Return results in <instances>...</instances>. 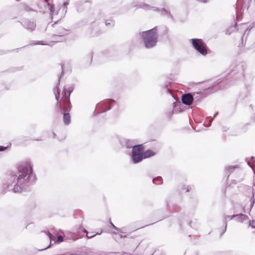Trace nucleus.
Returning <instances> with one entry per match:
<instances>
[{"instance_id":"obj_1","label":"nucleus","mask_w":255,"mask_h":255,"mask_svg":"<svg viewBox=\"0 0 255 255\" xmlns=\"http://www.w3.org/2000/svg\"><path fill=\"white\" fill-rule=\"evenodd\" d=\"M36 180L31 164L30 162L22 163L15 170L10 171L7 175L2 182L1 190L2 193L8 191L19 193Z\"/></svg>"},{"instance_id":"obj_2","label":"nucleus","mask_w":255,"mask_h":255,"mask_svg":"<svg viewBox=\"0 0 255 255\" xmlns=\"http://www.w3.org/2000/svg\"><path fill=\"white\" fill-rule=\"evenodd\" d=\"M155 155V152L150 149L144 150L142 144L135 145L131 150V157L132 162L134 164L141 162L143 159Z\"/></svg>"},{"instance_id":"obj_3","label":"nucleus","mask_w":255,"mask_h":255,"mask_svg":"<svg viewBox=\"0 0 255 255\" xmlns=\"http://www.w3.org/2000/svg\"><path fill=\"white\" fill-rule=\"evenodd\" d=\"M141 36L144 46L150 49L156 46L158 39L157 27L141 32Z\"/></svg>"},{"instance_id":"obj_4","label":"nucleus","mask_w":255,"mask_h":255,"mask_svg":"<svg viewBox=\"0 0 255 255\" xmlns=\"http://www.w3.org/2000/svg\"><path fill=\"white\" fill-rule=\"evenodd\" d=\"M244 68L242 63L232 65L231 66V71L229 73V76L232 80L229 81L230 82V85L234 84L233 81L242 78L244 75Z\"/></svg>"},{"instance_id":"obj_5","label":"nucleus","mask_w":255,"mask_h":255,"mask_svg":"<svg viewBox=\"0 0 255 255\" xmlns=\"http://www.w3.org/2000/svg\"><path fill=\"white\" fill-rule=\"evenodd\" d=\"M134 6H136L137 8H141L145 10L152 9L153 11L158 12L161 15L165 16L172 20H174V17L171 14L169 9H165L164 8L150 6L149 4L143 2H140L138 5H134Z\"/></svg>"},{"instance_id":"obj_6","label":"nucleus","mask_w":255,"mask_h":255,"mask_svg":"<svg viewBox=\"0 0 255 255\" xmlns=\"http://www.w3.org/2000/svg\"><path fill=\"white\" fill-rule=\"evenodd\" d=\"M190 40L192 47L201 55L206 56L208 54L207 45L202 39L192 38Z\"/></svg>"},{"instance_id":"obj_7","label":"nucleus","mask_w":255,"mask_h":255,"mask_svg":"<svg viewBox=\"0 0 255 255\" xmlns=\"http://www.w3.org/2000/svg\"><path fill=\"white\" fill-rule=\"evenodd\" d=\"M74 90V87L73 86H65L64 87L63 91L62 92L63 95V103L64 104H67V105H71L70 101V96L71 93Z\"/></svg>"},{"instance_id":"obj_8","label":"nucleus","mask_w":255,"mask_h":255,"mask_svg":"<svg viewBox=\"0 0 255 255\" xmlns=\"http://www.w3.org/2000/svg\"><path fill=\"white\" fill-rule=\"evenodd\" d=\"M71 109V105L67 106L64 105L63 107H61L59 109L63 113V122L65 125H68L71 123V117L69 114Z\"/></svg>"},{"instance_id":"obj_9","label":"nucleus","mask_w":255,"mask_h":255,"mask_svg":"<svg viewBox=\"0 0 255 255\" xmlns=\"http://www.w3.org/2000/svg\"><path fill=\"white\" fill-rule=\"evenodd\" d=\"M22 26L27 30L32 31L35 30L36 23L31 20L27 18H24L19 21Z\"/></svg>"},{"instance_id":"obj_10","label":"nucleus","mask_w":255,"mask_h":255,"mask_svg":"<svg viewBox=\"0 0 255 255\" xmlns=\"http://www.w3.org/2000/svg\"><path fill=\"white\" fill-rule=\"evenodd\" d=\"M114 102H115V101L113 99L104 100L99 103L97 105V107H101L102 111L100 113H104L111 109V108L110 105Z\"/></svg>"},{"instance_id":"obj_11","label":"nucleus","mask_w":255,"mask_h":255,"mask_svg":"<svg viewBox=\"0 0 255 255\" xmlns=\"http://www.w3.org/2000/svg\"><path fill=\"white\" fill-rule=\"evenodd\" d=\"M182 103L187 106L191 105L193 102V94L188 93L183 94L181 97Z\"/></svg>"},{"instance_id":"obj_12","label":"nucleus","mask_w":255,"mask_h":255,"mask_svg":"<svg viewBox=\"0 0 255 255\" xmlns=\"http://www.w3.org/2000/svg\"><path fill=\"white\" fill-rule=\"evenodd\" d=\"M60 89L58 86L56 87V94H55V99L57 101L56 103V107H57L59 109H60L61 107H63L64 105L65 106H67V104H64L63 103V98H62L60 101H59V99L60 98Z\"/></svg>"},{"instance_id":"obj_13","label":"nucleus","mask_w":255,"mask_h":255,"mask_svg":"<svg viewBox=\"0 0 255 255\" xmlns=\"http://www.w3.org/2000/svg\"><path fill=\"white\" fill-rule=\"evenodd\" d=\"M121 143L123 146L126 147L127 148H132L134 147V146L135 145V142L133 140L128 139H123L121 141Z\"/></svg>"},{"instance_id":"obj_14","label":"nucleus","mask_w":255,"mask_h":255,"mask_svg":"<svg viewBox=\"0 0 255 255\" xmlns=\"http://www.w3.org/2000/svg\"><path fill=\"white\" fill-rule=\"evenodd\" d=\"M193 102H198L201 99L205 97L204 92L200 91L198 92H193Z\"/></svg>"},{"instance_id":"obj_15","label":"nucleus","mask_w":255,"mask_h":255,"mask_svg":"<svg viewBox=\"0 0 255 255\" xmlns=\"http://www.w3.org/2000/svg\"><path fill=\"white\" fill-rule=\"evenodd\" d=\"M235 218H236V216H235V214H234L232 216H229V215H225L224 216V219H223V222L225 224V227H224V230L221 233L220 236H222L226 231L227 224V222L228 221L232 220V219H233Z\"/></svg>"},{"instance_id":"obj_16","label":"nucleus","mask_w":255,"mask_h":255,"mask_svg":"<svg viewBox=\"0 0 255 255\" xmlns=\"http://www.w3.org/2000/svg\"><path fill=\"white\" fill-rule=\"evenodd\" d=\"M235 216L237 218V221L239 222H243L248 219L247 215L242 213L235 214Z\"/></svg>"},{"instance_id":"obj_17","label":"nucleus","mask_w":255,"mask_h":255,"mask_svg":"<svg viewBox=\"0 0 255 255\" xmlns=\"http://www.w3.org/2000/svg\"><path fill=\"white\" fill-rule=\"evenodd\" d=\"M233 210L235 214H239L238 212L245 210L244 208L239 204H234L233 205Z\"/></svg>"},{"instance_id":"obj_18","label":"nucleus","mask_w":255,"mask_h":255,"mask_svg":"<svg viewBox=\"0 0 255 255\" xmlns=\"http://www.w3.org/2000/svg\"><path fill=\"white\" fill-rule=\"evenodd\" d=\"M46 3L47 7L50 10V14L51 15L57 14V12L55 10L54 5L53 4H50V3L47 1H46Z\"/></svg>"},{"instance_id":"obj_19","label":"nucleus","mask_w":255,"mask_h":255,"mask_svg":"<svg viewBox=\"0 0 255 255\" xmlns=\"http://www.w3.org/2000/svg\"><path fill=\"white\" fill-rule=\"evenodd\" d=\"M227 80L228 79H223L217 83V85H219V87L220 89H223L227 88V86L224 85V84L226 83Z\"/></svg>"},{"instance_id":"obj_20","label":"nucleus","mask_w":255,"mask_h":255,"mask_svg":"<svg viewBox=\"0 0 255 255\" xmlns=\"http://www.w3.org/2000/svg\"><path fill=\"white\" fill-rule=\"evenodd\" d=\"M21 9L26 11H30L32 10V9L28 5L24 3L21 4Z\"/></svg>"},{"instance_id":"obj_21","label":"nucleus","mask_w":255,"mask_h":255,"mask_svg":"<svg viewBox=\"0 0 255 255\" xmlns=\"http://www.w3.org/2000/svg\"><path fill=\"white\" fill-rule=\"evenodd\" d=\"M155 181H159V183H158V184H162L163 182L162 177L161 176H158L156 178H153L152 179V182L153 183H155Z\"/></svg>"},{"instance_id":"obj_22","label":"nucleus","mask_w":255,"mask_h":255,"mask_svg":"<svg viewBox=\"0 0 255 255\" xmlns=\"http://www.w3.org/2000/svg\"><path fill=\"white\" fill-rule=\"evenodd\" d=\"M235 168L236 167L235 166H229L226 168L227 171L228 173V176L231 173H232L234 171Z\"/></svg>"},{"instance_id":"obj_23","label":"nucleus","mask_w":255,"mask_h":255,"mask_svg":"<svg viewBox=\"0 0 255 255\" xmlns=\"http://www.w3.org/2000/svg\"><path fill=\"white\" fill-rule=\"evenodd\" d=\"M61 66L62 71H61V74L59 76V78H58V83H57V85H60V79H61V78L64 75V71H63V65L61 64Z\"/></svg>"},{"instance_id":"obj_24","label":"nucleus","mask_w":255,"mask_h":255,"mask_svg":"<svg viewBox=\"0 0 255 255\" xmlns=\"http://www.w3.org/2000/svg\"><path fill=\"white\" fill-rule=\"evenodd\" d=\"M33 45H46V43L44 41H33Z\"/></svg>"},{"instance_id":"obj_25","label":"nucleus","mask_w":255,"mask_h":255,"mask_svg":"<svg viewBox=\"0 0 255 255\" xmlns=\"http://www.w3.org/2000/svg\"><path fill=\"white\" fill-rule=\"evenodd\" d=\"M115 22L114 21L111 20L109 22L108 20H106L105 22V24L106 26H113L114 25Z\"/></svg>"},{"instance_id":"obj_26","label":"nucleus","mask_w":255,"mask_h":255,"mask_svg":"<svg viewBox=\"0 0 255 255\" xmlns=\"http://www.w3.org/2000/svg\"><path fill=\"white\" fill-rule=\"evenodd\" d=\"M110 224H111V227L116 230L117 231H119V232H120L121 233H122V232L121 231V229H120L119 228H117V227H116L113 224V223L111 222V221L110 220Z\"/></svg>"},{"instance_id":"obj_27","label":"nucleus","mask_w":255,"mask_h":255,"mask_svg":"<svg viewBox=\"0 0 255 255\" xmlns=\"http://www.w3.org/2000/svg\"><path fill=\"white\" fill-rule=\"evenodd\" d=\"M63 241V238L62 236L59 235L57 239V242L58 243H60Z\"/></svg>"},{"instance_id":"obj_28","label":"nucleus","mask_w":255,"mask_h":255,"mask_svg":"<svg viewBox=\"0 0 255 255\" xmlns=\"http://www.w3.org/2000/svg\"><path fill=\"white\" fill-rule=\"evenodd\" d=\"M68 31L66 29H63L62 31L60 33V35H59L60 37H61L65 34H67Z\"/></svg>"},{"instance_id":"obj_29","label":"nucleus","mask_w":255,"mask_h":255,"mask_svg":"<svg viewBox=\"0 0 255 255\" xmlns=\"http://www.w3.org/2000/svg\"><path fill=\"white\" fill-rule=\"evenodd\" d=\"M218 114H219L218 112H217L215 113V114H214L213 117L210 120V124H209V126H210L211 125V123L214 120V119L218 115Z\"/></svg>"},{"instance_id":"obj_30","label":"nucleus","mask_w":255,"mask_h":255,"mask_svg":"<svg viewBox=\"0 0 255 255\" xmlns=\"http://www.w3.org/2000/svg\"><path fill=\"white\" fill-rule=\"evenodd\" d=\"M101 234V233H99V232H98L96 234H94V235H92L91 236H88V235H86V237L88 238V239H92V238L95 237L97 235H100Z\"/></svg>"},{"instance_id":"obj_31","label":"nucleus","mask_w":255,"mask_h":255,"mask_svg":"<svg viewBox=\"0 0 255 255\" xmlns=\"http://www.w3.org/2000/svg\"><path fill=\"white\" fill-rule=\"evenodd\" d=\"M7 147H8L7 146H4L0 145V151H4L6 148H7Z\"/></svg>"},{"instance_id":"obj_32","label":"nucleus","mask_w":255,"mask_h":255,"mask_svg":"<svg viewBox=\"0 0 255 255\" xmlns=\"http://www.w3.org/2000/svg\"><path fill=\"white\" fill-rule=\"evenodd\" d=\"M69 4V1L68 0H67L66 1H64L63 2V5L64 6V9H65L66 10L67 9V6Z\"/></svg>"},{"instance_id":"obj_33","label":"nucleus","mask_w":255,"mask_h":255,"mask_svg":"<svg viewBox=\"0 0 255 255\" xmlns=\"http://www.w3.org/2000/svg\"><path fill=\"white\" fill-rule=\"evenodd\" d=\"M246 97H247V95L245 94L243 97H242L241 96H240V97L238 98V101H241V100H243L244 98Z\"/></svg>"},{"instance_id":"obj_34","label":"nucleus","mask_w":255,"mask_h":255,"mask_svg":"<svg viewBox=\"0 0 255 255\" xmlns=\"http://www.w3.org/2000/svg\"><path fill=\"white\" fill-rule=\"evenodd\" d=\"M48 235L49 236V238L50 240H52V238H53V236L49 231H48Z\"/></svg>"},{"instance_id":"obj_35","label":"nucleus","mask_w":255,"mask_h":255,"mask_svg":"<svg viewBox=\"0 0 255 255\" xmlns=\"http://www.w3.org/2000/svg\"><path fill=\"white\" fill-rule=\"evenodd\" d=\"M248 164L252 168H253V166L255 165V163H254V165H253L250 161L247 162Z\"/></svg>"},{"instance_id":"obj_36","label":"nucleus","mask_w":255,"mask_h":255,"mask_svg":"<svg viewBox=\"0 0 255 255\" xmlns=\"http://www.w3.org/2000/svg\"><path fill=\"white\" fill-rule=\"evenodd\" d=\"M199 1L203 3H207L209 2V0H198Z\"/></svg>"},{"instance_id":"obj_37","label":"nucleus","mask_w":255,"mask_h":255,"mask_svg":"<svg viewBox=\"0 0 255 255\" xmlns=\"http://www.w3.org/2000/svg\"><path fill=\"white\" fill-rule=\"evenodd\" d=\"M251 49L253 50H255V41L254 42V44L252 45Z\"/></svg>"},{"instance_id":"obj_38","label":"nucleus","mask_w":255,"mask_h":255,"mask_svg":"<svg viewBox=\"0 0 255 255\" xmlns=\"http://www.w3.org/2000/svg\"><path fill=\"white\" fill-rule=\"evenodd\" d=\"M252 203H251V206H253L255 203V200L253 198L251 199Z\"/></svg>"},{"instance_id":"obj_39","label":"nucleus","mask_w":255,"mask_h":255,"mask_svg":"<svg viewBox=\"0 0 255 255\" xmlns=\"http://www.w3.org/2000/svg\"><path fill=\"white\" fill-rule=\"evenodd\" d=\"M180 103L179 102V103H173V107L175 108L176 107V105H180Z\"/></svg>"},{"instance_id":"obj_40","label":"nucleus","mask_w":255,"mask_h":255,"mask_svg":"<svg viewBox=\"0 0 255 255\" xmlns=\"http://www.w3.org/2000/svg\"><path fill=\"white\" fill-rule=\"evenodd\" d=\"M83 232L86 234V235H88V232L87 231V230H86L85 229H83Z\"/></svg>"},{"instance_id":"obj_41","label":"nucleus","mask_w":255,"mask_h":255,"mask_svg":"<svg viewBox=\"0 0 255 255\" xmlns=\"http://www.w3.org/2000/svg\"><path fill=\"white\" fill-rule=\"evenodd\" d=\"M50 247V245H49L48 247H47V248H45V249H42V250H41V251H42V250H44L47 249H48V248H49Z\"/></svg>"},{"instance_id":"obj_42","label":"nucleus","mask_w":255,"mask_h":255,"mask_svg":"<svg viewBox=\"0 0 255 255\" xmlns=\"http://www.w3.org/2000/svg\"><path fill=\"white\" fill-rule=\"evenodd\" d=\"M189 190L188 188H187L186 190V192H189Z\"/></svg>"},{"instance_id":"obj_43","label":"nucleus","mask_w":255,"mask_h":255,"mask_svg":"<svg viewBox=\"0 0 255 255\" xmlns=\"http://www.w3.org/2000/svg\"><path fill=\"white\" fill-rule=\"evenodd\" d=\"M251 226L253 228H255V226L254 225H252L251 224H250Z\"/></svg>"},{"instance_id":"obj_44","label":"nucleus","mask_w":255,"mask_h":255,"mask_svg":"<svg viewBox=\"0 0 255 255\" xmlns=\"http://www.w3.org/2000/svg\"><path fill=\"white\" fill-rule=\"evenodd\" d=\"M191 224H192V222H190V223H189V225L190 226H191V227H192Z\"/></svg>"},{"instance_id":"obj_45","label":"nucleus","mask_w":255,"mask_h":255,"mask_svg":"<svg viewBox=\"0 0 255 255\" xmlns=\"http://www.w3.org/2000/svg\"><path fill=\"white\" fill-rule=\"evenodd\" d=\"M251 158H252V159H254V156H252V157H251Z\"/></svg>"},{"instance_id":"obj_46","label":"nucleus","mask_w":255,"mask_h":255,"mask_svg":"<svg viewBox=\"0 0 255 255\" xmlns=\"http://www.w3.org/2000/svg\"><path fill=\"white\" fill-rule=\"evenodd\" d=\"M92 56H91V61H92Z\"/></svg>"},{"instance_id":"obj_47","label":"nucleus","mask_w":255,"mask_h":255,"mask_svg":"<svg viewBox=\"0 0 255 255\" xmlns=\"http://www.w3.org/2000/svg\"><path fill=\"white\" fill-rule=\"evenodd\" d=\"M250 107H251V108H253V107H252V105H250Z\"/></svg>"}]
</instances>
